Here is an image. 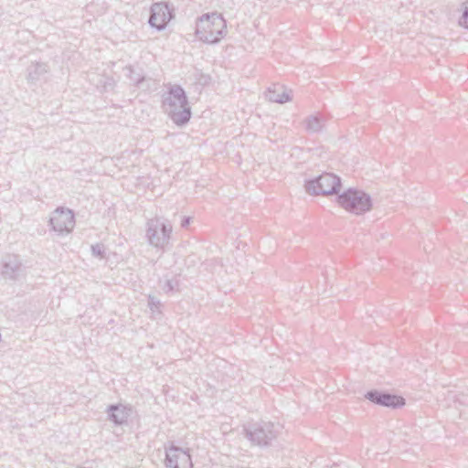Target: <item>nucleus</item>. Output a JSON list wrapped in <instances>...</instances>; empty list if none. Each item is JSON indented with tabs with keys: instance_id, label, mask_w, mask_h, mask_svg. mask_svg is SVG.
Returning a JSON list of instances; mask_svg holds the SVG:
<instances>
[{
	"instance_id": "1",
	"label": "nucleus",
	"mask_w": 468,
	"mask_h": 468,
	"mask_svg": "<svg viewBox=\"0 0 468 468\" xmlns=\"http://www.w3.org/2000/svg\"><path fill=\"white\" fill-rule=\"evenodd\" d=\"M162 108L177 126L186 125L192 115L186 93L177 84L170 85L163 94Z\"/></svg>"
},
{
	"instance_id": "2",
	"label": "nucleus",
	"mask_w": 468,
	"mask_h": 468,
	"mask_svg": "<svg viewBox=\"0 0 468 468\" xmlns=\"http://www.w3.org/2000/svg\"><path fill=\"white\" fill-rule=\"evenodd\" d=\"M226 27V21L220 14H204L197 21L196 35L204 43L215 44L224 37Z\"/></svg>"
},
{
	"instance_id": "3",
	"label": "nucleus",
	"mask_w": 468,
	"mask_h": 468,
	"mask_svg": "<svg viewBox=\"0 0 468 468\" xmlns=\"http://www.w3.org/2000/svg\"><path fill=\"white\" fill-rule=\"evenodd\" d=\"M245 437L252 445L267 447L277 439L282 426L272 421L260 420L243 426Z\"/></svg>"
},
{
	"instance_id": "4",
	"label": "nucleus",
	"mask_w": 468,
	"mask_h": 468,
	"mask_svg": "<svg viewBox=\"0 0 468 468\" xmlns=\"http://www.w3.org/2000/svg\"><path fill=\"white\" fill-rule=\"evenodd\" d=\"M338 205L349 213L360 216L372 208L371 197L363 190L348 188L337 195Z\"/></svg>"
},
{
	"instance_id": "5",
	"label": "nucleus",
	"mask_w": 468,
	"mask_h": 468,
	"mask_svg": "<svg viewBox=\"0 0 468 468\" xmlns=\"http://www.w3.org/2000/svg\"><path fill=\"white\" fill-rule=\"evenodd\" d=\"M342 186L341 178L333 173H323L315 178L305 180L304 188L309 195H335Z\"/></svg>"
},
{
	"instance_id": "6",
	"label": "nucleus",
	"mask_w": 468,
	"mask_h": 468,
	"mask_svg": "<svg viewBox=\"0 0 468 468\" xmlns=\"http://www.w3.org/2000/svg\"><path fill=\"white\" fill-rule=\"evenodd\" d=\"M172 233V226L160 218L147 221L146 237L149 243L155 248H164L168 244Z\"/></svg>"
},
{
	"instance_id": "7",
	"label": "nucleus",
	"mask_w": 468,
	"mask_h": 468,
	"mask_svg": "<svg viewBox=\"0 0 468 468\" xmlns=\"http://www.w3.org/2000/svg\"><path fill=\"white\" fill-rule=\"evenodd\" d=\"M165 465L166 468H192L189 449L185 450L172 442L169 447H165Z\"/></svg>"
},
{
	"instance_id": "8",
	"label": "nucleus",
	"mask_w": 468,
	"mask_h": 468,
	"mask_svg": "<svg viewBox=\"0 0 468 468\" xmlns=\"http://www.w3.org/2000/svg\"><path fill=\"white\" fill-rule=\"evenodd\" d=\"M49 225L54 231L59 234L69 233L75 226L72 210L63 207L56 208L49 218Z\"/></svg>"
},
{
	"instance_id": "9",
	"label": "nucleus",
	"mask_w": 468,
	"mask_h": 468,
	"mask_svg": "<svg viewBox=\"0 0 468 468\" xmlns=\"http://www.w3.org/2000/svg\"><path fill=\"white\" fill-rule=\"evenodd\" d=\"M174 17L173 9L165 2L154 3L151 6L149 25L161 31L165 28L167 23Z\"/></svg>"
},
{
	"instance_id": "10",
	"label": "nucleus",
	"mask_w": 468,
	"mask_h": 468,
	"mask_svg": "<svg viewBox=\"0 0 468 468\" xmlns=\"http://www.w3.org/2000/svg\"><path fill=\"white\" fill-rule=\"evenodd\" d=\"M365 398L376 405L391 409H398L405 405V399L402 397L377 389L367 391Z\"/></svg>"
},
{
	"instance_id": "11",
	"label": "nucleus",
	"mask_w": 468,
	"mask_h": 468,
	"mask_svg": "<svg viewBox=\"0 0 468 468\" xmlns=\"http://www.w3.org/2000/svg\"><path fill=\"white\" fill-rule=\"evenodd\" d=\"M25 268L19 256L7 254L1 262V275L5 280H17L24 275Z\"/></svg>"
},
{
	"instance_id": "12",
	"label": "nucleus",
	"mask_w": 468,
	"mask_h": 468,
	"mask_svg": "<svg viewBox=\"0 0 468 468\" xmlns=\"http://www.w3.org/2000/svg\"><path fill=\"white\" fill-rule=\"evenodd\" d=\"M108 419L116 425L127 422L131 414V409L122 404H112L107 409Z\"/></svg>"
},
{
	"instance_id": "13",
	"label": "nucleus",
	"mask_w": 468,
	"mask_h": 468,
	"mask_svg": "<svg viewBox=\"0 0 468 468\" xmlns=\"http://www.w3.org/2000/svg\"><path fill=\"white\" fill-rule=\"evenodd\" d=\"M125 70L128 71L127 77L130 81L133 82L136 87L144 90H148L152 88V84L155 85V82L151 78H145L139 73H136L132 66H127Z\"/></svg>"
},
{
	"instance_id": "14",
	"label": "nucleus",
	"mask_w": 468,
	"mask_h": 468,
	"mask_svg": "<svg viewBox=\"0 0 468 468\" xmlns=\"http://www.w3.org/2000/svg\"><path fill=\"white\" fill-rule=\"evenodd\" d=\"M303 125L308 133H319L324 126V119L318 114L309 115L304 119Z\"/></svg>"
},
{
	"instance_id": "15",
	"label": "nucleus",
	"mask_w": 468,
	"mask_h": 468,
	"mask_svg": "<svg viewBox=\"0 0 468 468\" xmlns=\"http://www.w3.org/2000/svg\"><path fill=\"white\" fill-rule=\"evenodd\" d=\"M48 71V67L46 63L36 62L32 63L27 68V80L28 81L35 82L40 80Z\"/></svg>"
},
{
	"instance_id": "16",
	"label": "nucleus",
	"mask_w": 468,
	"mask_h": 468,
	"mask_svg": "<svg viewBox=\"0 0 468 468\" xmlns=\"http://www.w3.org/2000/svg\"><path fill=\"white\" fill-rule=\"evenodd\" d=\"M266 98L269 101L277 103H284L292 100L291 96L287 92L282 91V93H279L276 90L271 88L268 89Z\"/></svg>"
},
{
	"instance_id": "17",
	"label": "nucleus",
	"mask_w": 468,
	"mask_h": 468,
	"mask_svg": "<svg viewBox=\"0 0 468 468\" xmlns=\"http://www.w3.org/2000/svg\"><path fill=\"white\" fill-rule=\"evenodd\" d=\"M177 287V282L176 280H166L163 289L166 292H174Z\"/></svg>"
},
{
	"instance_id": "18",
	"label": "nucleus",
	"mask_w": 468,
	"mask_h": 468,
	"mask_svg": "<svg viewBox=\"0 0 468 468\" xmlns=\"http://www.w3.org/2000/svg\"><path fill=\"white\" fill-rule=\"evenodd\" d=\"M459 24L462 27H464L465 28H468V3L464 6V9L463 11V16L459 20Z\"/></svg>"
},
{
	"instance_id": "19",
	"label": "nucleus",
	"mask_w": 468,
	"mask_h": 468,
	"mask_svg": "<svg viewBox=\"0 0 468 468\" xmlns=\"http://www.w3.org/2000/svg\"><path fill=\"white\" fill-rule=\"evenodd\" d=\"M92 254L97 257H103L104 249L101 244H95L91 246Z\"/></svg>"
},
{
	"instance_id": "20",
	"label": "nucleus",
	"mask_w": 468,
	"mask_h": 468,
	"mask_svg": "<svg viewBox=\"0 0 468 468\" xmlns=\"http://www.w3.org/2000/svg\"><path fill=\"white\" fill-rule=\"evenodd\" d=\"M159 301L155 299V297L154 296H149V299H148V305L150 306V308L153 310L154 307H157L158 304H159Z\"/></svg>"
},
{
	"instance_id": "21",
	"label": "nucleus",
	"mask_w": 468,
	"mask_h": 468,
	"mask_svg": "<svg viewBox=\"0 0 468 468\" xmlns=\"http://www.w3.org/2000/svg\"><path fill=\"white\" fill-rule=\"evenodd\" d=\"M190 222H191V218L190 217H184L182 218V220H181V227L182 228H186V227H188Z\"/></svg>"
},
{
	"instance_id": "22",
	"label": "nucleus",
	"mask_w": 468,
	"mask_h": 468,
	"mask_svg": "<svg viewBox=\"0 0 468 468\" xmlns=\"http://www.w3.org/2000/svg\"><path fill=\"white\" fill-rule=\"evenodd\" d=\"M112 86H113L112 80L107 79L103 85L104 90H108L109 88L112 89Z\"/></svg>"
}]
</instances>
